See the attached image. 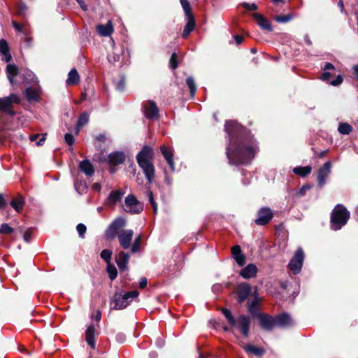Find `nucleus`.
I'll use <instances>...</instances> for the list:
<instances>
[{"label": "nucleus", "instance_id": "obj_1", "mask_svg": "<svg viewBox=\"0 0 358 358\" xmlns=\"http://www.w3.org/2000/svg\"><path fill=\"white\" fill-rule=\"evenodd\" d=\"M224 130L229 138L226 148L229 164L238 166L250 163L258 150V146L248 130L234 120L226 121Z\"/></svg>", "mask_w": 358, "mask_h": 358}, {"label": "nucleus", "instance_id": "obj_2", "mask_svg": "<svg viewBox=\"0 0 358 358\" xmlns=\"http://www.w3.org/2000/svg\"><path fill=\"white\" fill-rule=\"evenodd\" d=\"M126 224V220L119 217L110 224L105 231V238L107 240L112 241L117 237L120 245L124 250L130 248L134 236L132 229H123Z\"/></svg>", "mask_w": 358, "mask_h": 358}, {"label": "nucleus", "instance_id": "obj_3", "mask_svg": "<svg viewBox=\"0 0 358 358\" xmlns=\"http://www.w3.org/2000/svg\"><path fill=\"white\" fill-rule=\"evenodd\" d=\"M154 152L152 149L145 145L136 155V161L141 168L149 184H151L155 176V167L152 163Z\"/></svg>", "mask_w": 358, "mask_h": 358}, {"label": "nucleus", "instance_id": "obj_4", "mask_svg": "<svg viewBox=\"0 0 358 358\" xmlns=\"http://www.w3.org/2000/svg\"><path fill=\"white\" fill-rule=\"evenodd\" d=\"M222 313L231 327L238 329L243 337H249L250 329V318L249 316L241 315L235 318L231 312L227 308H222Z\"/></svg>", "mask_w": 358, "mask_h": 358}, {"label": "nucleus", "instance_id": "obj_5", "mask_svg": "<svg viewBox=\"0 0 358 358\" xmlns=\"http://www.w3.org/2000/svg\"><path fill=\"white\" fill-rule=\"evenodd\" d=\"M350 212L342 204H337L331 212V228L334 231L341 229L350 218Z\"/></svg>", "mask_w": 358, "mask_h": 358}, {"label": "nucleus", "instance_id": "obj_6", "mask_svg": "<svg viewBox=\"0 0 358 358\" xmlns=\"http://www.w3.org/2000/svg\"><path fill=\"white\" fill-rule=\"evenodd\" d=\"M136 290L127 292L124 294L115 292L110 301L111 308L115 310L124 309L127 307L131 301L138 296Z\"/></svg>", "mask_w": 358, "mask_h": 358}, {"label": "nucleus", "instance_id": "obj_7", "mask_svg": "<svg viewBox=\"0 0 358 358\" xmlns=\"http://www.w3.org/2000/svg\"><path fill=\"white\" fill-rule=\"evenodd\" d=\"M303 260L304 252L301 248H299L288 264V267L293 274L296 275L301 272Z\"/></svg>", "mask_w": 358, "mask_h": 358}, {"label": "nucleus", "instance_id": "obj_8", "mask_svg": "<svg viewBox=\"0 0 358 358\" xmlns=\"http://www.w3.org/2000/svg\"><path fill=\"white\" fill-rule=\"evenodd\" d=\"M124 210L131 214H138L143 210V204L133 194H129L125 198Z\"/></svg>", "mask_w": 358, "mask_h": 358}, {"label": "nucleus", "instance_id": "obj_9", "mask_svg": "<svg viewBox=\"0 0 358 358\" xmlns=\"http://www.w3.org/2000/svg\"><path fill=\"white\" fill-rule=\"evenodd\" d=\"M20 102V99L19 96L12 93L8 96L0 98V110L7 112L10 115H13L15 113L10 109L12 107L13 103H19Z\"/></svg>", "mask_w": 358, "mask_h": 358}, {"label": "nucleus", "instance_id": "obj_10", "mask_svg": "<svg viewBox=\"0 0 358 358\" xmlns=\"http://www.w3.org/2000/svg\"><path fill=\"white\" fill-rule=\"evenodd\" d=\"M273 217V211L269 207H262L258 210L255 222L257 225L264 226L268 224Z\"/></svg>", "mask_w": 358, "mask_h": 358}, {"label": "nucleus", "instance_id": "obj_11", "mask_svg": "<svg viewBox=\"0 0 358 358\" xmlns=\"http://www.w3.org/2000/svg\"><path fill=\"white\" fill-rule=\"evenodd\" d=\"M331 162L328 161L318 169L317 171V183L320 188H322L327 182V179L331 173Z\"/></svg>", "mask_w": 358, "mask_h": 358}, {"label": "nucleus", "instance_id": "obj_12", "mask_svg": "<svg viewBox=\"0 0 358 358\" xmlns=\"http://www.w3.org/2000/svg\"><path fill=\"white\" fill-rule=\"evenodd\" d=\"M257 318L259 320V326L266 331H271L275 327V317H272L265 313H258Z\"/></svg>", "mask_w": 358, "mask_h": 358}, {"label": "nucleus", "instance_id": "obj_13", "mask_svg": "<svg viewBox=\"0 0 358 358\" xmlns=\"http://www.w3.org/2000/svg\"><path fill=\"white\" fill-rule=\"evenodd\" d=\"M143 112L145 117L151 120L159 119V109L154 101H148L143 106Z\"/></svg>", "mask_w": 358, "mask_h": 358}, {"label": "nucleus", "instance_id": "obj_14", "mask_svg": "<svg viewBox=\"0 0 358 358\" xmlns=\"http://www.w3.org/2000/svg\"><path fill=\"white\" fill-rule=\"evenodd\" d=\"M252 287L247 282H241L237 290V301L238 303H243L251 294Z\"/></svg>", "mask_w": 358, "mask_h": 358}, {"label": "nucleus", "instance_id": "obj_15", "mask_svg": "<svg viewBox=\"0 0 358 358\" xmlns=\"http://www.w3.org/2000/svg\"><path fill=\"white\" fill-rule=\"evenodd\" d=\"M129 255L124 251H120L115 257V262L121 272L128 269Z\"/></svg>", "mask_w": 358, "mask_h": 358}, {"label": "nucleus", "instance_id": "obj_16", "mask_svg": "<svg viewBox=\"0 0 358 358\" xmlns=\"http://www.w3.org/2000/svg\"><path fill=\"white\" fill-rule=\"evenodd\" d=\"M275 327L287 328L292 327L294 322L290 315L287 313L279 314L275 317Z\"/></svg>", "mask_w": 358, "mask_h": 358}, {"label": "nucleus", "instance_id": "obj_17", "mask_svg": "<svg viewBox=\"0 0 358 358\" xmlns=\"http://www.w3.org/2000/svg\"><path fill=\"white\" fill-rule=\"evenodd\" d=\"M126 55L127 57H129V50L122 48L119 52H113L108 55V60L110 64H115L116 62H121L122 64H127V61H124Z\"/></svg>", "mask_w": 358, "mask_h": 358}, {"label": "nucleus", "instance_id": "obj_18", "mask_svg": "<svg viewBox=\"0 0 358 358\" xmlns=\"http://www.w3.org/2000/svg\"><path fill=\"white\" fill-rule=\"evenodd\" d=\"M160 150L166 159L167 164L170 166L172 171H175L174 161H173V151L171 148H168L164 145L160 147Z\"/></svg>", "mask_w": 358, "mask_h": 358}, {"label": "nucleus", "instance_id": "obj_19", "mask_svg": "<svg viewBox=\"0 0 358 358\" xmlns=\"http://www.w3.org/2000/svg\"><path fill=\"white\" fill-rule=\"evenodd\" d=\"M185 20H187V24H185L182 34V36L184 38H187L189 34L194 29L196 26V22L193 14L185 15Z\"/></svg>", "mask_w": 358, "mask_h": 358}, {"label": "nucleus", "instance_id": "obj_20", "mask_svg": "<svg viewBox=\"0 0 358 358\" xmlns=\"http://www.w3.org/2000/svg\"><path fill=\"white\" fill-rule=\"evenodd\" d=\"M257 267L254 264H249L243 268L241 272L240 275L244 279H250L255 278L257 275Z\"/></svg>", "mask_w": 358, "mask_h": 358}, {"label": "nucleus", "instance_id": "obj_21", "mask_svg": "<svg viewBox=\"0 0 358 358\" xmlns=\"http://www.w3.org/2000/svg\"><path fill=\"white\" fill-rule=\"evenodd\" d=\"M252 17L262 29L266 30L268 31H272L273 28L270 22L262 14L259 13H255L252 14Z\"/></svg>", "mask_w": 358, "mask_h": 358}, {"label": "nucleus", "instance_id": "obj_22", "mask_svg": "<svg viewBox=\"0 0 358 358\" xmlns=\"http://www.w3.org/2000/svg\"><path fill=\"white\" fill-rule=\"evenodd\" d=\"M231 253L238 266H243L245 264V256L242 253L239 245H234L231 248Z\"/></svg>", "mask_w": 358, "mask_h": 358}, {"label": "nucleus", "instance_id": "obj_23", "mask_svg": "<svg viewBox=\"0 0 358 358\" xmlns=\"http://www.w3.org/2000/svg\"><path fill=\"white\" fill-rule=\"evenodd\" d=\"M85 341L91 347V348H95V327L92 324H91L86 329Z\"/></svg>", "mask_w": 358, "mask_h": 358}, {"label": "nucleus", "instance_id": "obj_24", "mask_svg": "<svg viewBox=\"0 0 358 358\" xmlns=\"http://www.w3.org/2000/svg\"><path fill=\"white\" fill-rule=\"evenodd\" d=\"M108 161L110 164L119 165L125 161V155L122 152H114L108 155Z\"/></svg>", "mask_w": 358, "mask_h": 358}, {"label": "nucleus", "instance_id": "obj_25", "mask_svg": "<svg viewBox=\"0 0 358 358\" xmlns=\"http://www.w3.org/2000/svg\"><path fill=\"white\" fill-rule=\"evenodd\" d=\"M80 170L84 173L87 176H92L94 173V169L88 159L83 160L79 164Z\"/></svg>", "mask_w": 358, "mask_h": 358}, {"label": "nucleus", "instance_id": "obj_26", "mask_svg": "<svg viewBox=\"0 0 358 358\" xmlns=\"http://www.w3.org/2000/svg\"><path fill=\"white\" fill-rule=\"evenodd\" d=\"M244 351L247 354H252L255 355L256 357H262L264 353L265 350L262 348L256 347L253 345H241Z\"/></svg>", "mask_w": 358, "mask_h": 358}, {"label": "nucleus", "instance_id": "obj_27", "mask_svg": "<svg viewBox=\"0 0 358 358\" xmlns=\"http://www.w3.org/2000/svg\"><path fill=\"white\" fill-rule=\"evenodd\" d=\"M96 30L100 36H108L113 31V24L110 21H108L105 24H98Z\"/></svg>", "mask_w": 358, "mask_h": 358}, {"label": "nucleus", "instance_id": "obj_28", "mask_svg": "<svg viewBox=\"0 0 358 358\" xmlns=\"http://www.w3.org/2000/svg\"><path fill=\"white\" fill-rule=\"evenodd\" d=\"M0 54L4 56V60L9 62L12 59V56L10 53V48L7 41L5 39L0 40Z\"/></svg>", "mask_w": 358, "mask_h": 358}, {"label": "nucleus", "instance_id": "obj_29", "mask_svg": "<svg viewBox=\"0 0 358 358\" xmlns=\"http://www.w3.org/2000/svg\"><path fill=\"white\" fill-rule=\"evenodd\" d=\"M6 74L10 83L12 85L15 84L14 78L18 74V68L15 64H8L6 66Z\"/></svg>", "mask_w": 358, "mask_h": 358}, {"label": "nucleus", "instance_id": "obj_30", "mask_svg": "<svg viewBox=\"0 0 358 358\" xmlns=\"http://www.w3.org/2000/svg\"><path fill=\"white\" fill-rule=\"evenodd\" d=\"M80 81L79 74L76 69H72L69 74L66 83L68 85H75Z\"/></svg>", "mask_w": 358, "mask_h": 358}, {"label": "nucleus", "instance_id": "obj_31", "mask_svg": "<svg viewBox=\"0 0 358 358\" xmlns=\"http://www.w3.org/2000/svg\"><path fill=\"white\" fill-rule=\"evenodd\" d=\"M312 171L311 166H296L293 169V173L301 177H306L308 176Z\"/></svg>", "mask_w": 358, "mask_h": 358}, {"label": "nucleus", "instance_id": "obj_32", "mask_svg": "<svg viewBox=\"0 0 358 358\" xmlns=\"http://www.w3.org/2000/svg\"><path fill=\"white\" fill-rule=\"evenodd\" d=\"M10 204L17 212H20L24 207V200L22 196H18L13 199Z\"/></svg>", "mask_w": 358, "mask_h": 358}, {"label": "nucleus", "instance_id": "obj_33", "mask_svg": "<svg viewBox=\"0 0 358 358\" xmlns=\"http://www.w3.org/2000/svg\"><path fill=\"white\" fill-rule=\"evenodd\" d=\"M24 94L29 101H37L38 99V92L31 87H27L24 92Z\"/></svg>", "mask_w": 358, "mask_h": 358}, {"label": "nucleus", "instance_id": "obj_34", "mask_svg": "<svg viewBox=\"0 0 358 358\" xmlns=\"http://www.w3.org/2000/svg\"><path fill=\"white\" fill-rule=\"evenodd\" d=\"M122 196L123 192L121 191H112L108 197V203L110 204H115L121 199Z\"/></svg>", "mask_w": 358, "mask_h": 358}, {"label": "nucleus", "instance_id": "obj_35", "mask_svg": "<svg viewBox=\"0 0 358 358\" xmlns=\"http://www.w3.org/2000/svg\"><path fill=\"white\" fill-rule=\"evenodd\" d=\"M258 299L255 296L254 299L248 304V312L253 317L256 316L257 317L258 313Z\"/></svg>", "mask_w": 358, "mask_h": 358}, {"label": "nucleus", "instance_id": "obj_36", "mask_svg": "<svg viewBox=\"0 0 358 358\" xmlns=\"http://www.w3.org/2000/svg\"><path fill=\"white\" fill-rule=\"evenodd\" d=\"M88 122H89V114L86 112L83 113L80 115L78 122H77V124H76L77 133L78 132L80 129L82 127H83L84 125H85L86 124H87Z\"/></svg>", "mask_w": 358, "mask_h": 358}, {"label": "nucleus", "instance_id": "obj_37", "mask_svg": "<svg viewBox=\"0 0 358 358\" xmlns=\"http://www.w3.org/2000/svg\"><path fill=\"white\" fill-rule=\"evenodd\" d=\"M338 131L343 135H348L352 131V127L346 122H341L338 124Z\"/></svg>", "mask_w": 358, "mask_h": 358}, {"label": "nucleus", "instance_id": "obj_38", "mask_svg": "<svg viewBox=\"0 0 358 358\" xmlns=\"http://www.w3.org/2000/svg\"><path fill=\"white\" fill-rule=\"evenodd\" d=\"M106 271L111 281L114 280L117 276V270L111 262L107 264Z\"/></svg>", "mask_w": 358, "mask_h": 358}, {"label": "nucleus", "instance_id": "obj_39", "mask_svg": "<svg viewBox=\"0 0 358 358\" xmlns=\"http://www.w3.org/2000/svg\"><path fill=\"white\" fill-rule=\"evenodd\" d=\"M186 84L189 89L191 96L194 97L196 94V86L195 81H194V79L193 78V77H192V76L187 77L186 79Z\"/></svg>", "mask_w": 358, "mask_h": 358}, {"label": "nucleus", "instance_id": "obj_40", "mask_svg": "<svg viewBox=\"0 0 358 358\" xmlns=\"http://www.w3.org/2000/svg\"><path fill=\"white\" fill-rule=\"evenodd\" d=\"M46 134H43L42 135L39 134H33L29 136V139L31 141H36V145L38 146L43 145L45 141Z\"/></svg>", "mask_w": 358, "mask_h": 358}, {"label": "nucleus", "instance_id": "obj_41", "mask_svg": "<svg viewBox=\"0 0 358 358\" xmlns=\"http://www.w3.org/2000/svg\"><path fill=\"white\" fill-rule=\"evenodd\" d=\"M74 187L79 194H83V193L86 192L87 185L85 182H83L76 180L74 182Z\"/></svg>", "mask_w": 358, "mask_h": 358}, {"label": "nucleus", "instance_id": "obj_42", "mask_svg": "<svg viewBox=\"0 0 358 358\" xmlns=\"http://www.w3.org/2000/svg\"><path fill=\"white\" fill-rule=\"evenodd\" d=\"M113 252L109 249H104L100 253V257L106 264L111 262Z\"/></svg>", "mask_w": 358, "mask_h": 358}, {"label": "nucleus", "instance_id": "obj_43", "mask_svg": "<svg viewBox=\"0 0 358 358\" xmlns=\"http://www.w3.org/2000/svg\"><path fill=\"white\" fill-rule=\"evenodd\" d=\"M292 14L280 15L274 17V20L279 23H287L292 19Z\"/></svg>", "mask_w": 358, "mask_h": 358}, {"label": "nucleus", "instance_id": "obj_44", "mask_svg": "<svg viewBox=\"0 0 358 358\" xmlns=\"http://www.w3.org/2000/svg\"><path fill=\"white\" fill-rule=\"evenodd\" d=\"M141 236L138 235L136 238L134 239V243L132 245L131 244V252L132 253H136L139 250L140 245H141Z\"/></svg>", "mask_w": 358, "mask_h": 358}, {"label": "nucleus", "instance_id": "obj_45", "mask_svg": "<svg viewBox=\"0 0 358 358\" xmlns=\"http://www.w3.org/2000/svg\"><path fill=\"white\" fill-rule=\"evenodd\" d=\"M180 3L182 7V9L185 13V15L192 14V7L188 1V0H180Z\"/></svg>", "mask_w": 358, "mask_h": 358}, {"label": "nucleus", "instance_id": "obj_46", "mask_svg": "<svg viewBox=\"0 0 358 358\" xmlns=\"http://www.w3.org/2000/svg\"><path fill=\"white\" fill-rule=\"evenodd\" d=\"M14 231L13 227H10L7 223H3L0 226V234H10Z\"/></svg>", "mask_w": 358, "mask_h": 358}, {"label": "nucleus", "instance_id": "obj_47", "mask_svg": "<svg viewBox=\"0 0 358 358\" xmlns=\"http://www.w3.org/2000/svg\"><path fill=\"white\" fill-rule=\"evenodd\" d=\"M24 80L28 83H34L36 80V76L31 72L28 71L26 74L23 75Z\"/></svg>", "mask_w": 358, "mask_h": 358}, {"label": "nucleus", "instance_id": "obj_48", "mask_svg": "<svg viewBox=\"0 0 358 358\" xmlns=\"http://www.w3.org/2000/svg\"><path fill=\"white\" fill-rule=\"evenodd\" d=\"M76 229L79 234V236L80 238H83L85 236V234L86 233V230H87L86 226L83 223H80L77 225Z\"/></svg>", "mask_w": 358, "mask_h": 358}, {"label": "nucleus", "instance_id": "obj_49", "mask_svg": "<svg viewBox=\"0 0 358 358\" xmlns=\"http://www.w3.org/2000/svg\"><path fill=\"white\" fill-rule=\"evenodd\" d=\"M170 67L172 69H176L178 67L177 55L173 52L169 59Z\"/></svg>", "mask_w": 358, "mask_h": 358}, {"label": "nucleus", "instance_id": "obj_50", "mask_svg": "<svg viewBox=\"0 0 358 358\" xmlns=\"http://www.w3.org/2000/svg\"><path fill=\"white\" fill-rule=\"evenodd\" d=\"M64 140L69 145H72L75 142V138L71 133H67L65 134Z\"/></svg>", "mask_w": 358, "mask_h": 358}, {"label": "nucleus", "instance_id": "obj_51", "mask_svg": "<svg viewBox=\"0 0 358 358\" xmlns=\"http://www.w3.org/2000/svg\"><path fill=\"white\" fill-rule=\"evenodd\" d=\"M242 6L244 8L249 10H256L257 9V6L255 3H249L244 2L242 3Z\"/></svg>", "mask_w": 358, "mask_h": 358}, {"label": "nucleus", "instance_id": "obj_52", "mask_svg": "<svg viewBox=\"0 0 358 358\" xmlns=\"http://www.w3.org/2000/svg\"><path fill=\"white\" fill-rule=\"evenodd\" d=\"M343 81V76L341 75H338L336 76V79L331 81L330 84L333 86H338Z\"/></svg>", "mask_w": 358, "mask_h": 358}, {"label": "nucleus", "instance_id": "obj_53", "mask_svg": "<svg viewBox=\"0 0 358 358\" xmlns=\"http://www.w3.org/2000/svg\"><path fill=\"white\" fill-rule=\"evenodd\" d=\"M115 339H116L117 342H118L120 343H122L126 340V336L123 333H118L115 336Z\"/></svg>", "mask_w": 358, "mask_h": 358}, {"label": "nucleus", "instance_id": "obj_54", "mask_svg": "<svg viewBox=\"0 0 358 358\" xmlns=\"http://www.w3.org/2000/svg\"><path fill=\"white\" fill-rule=\"evenodd\" d=\"M27 9V6L24 3H20L18 6L17 13L19 15H23L26 12Z\"/></svg>", "mask_w": 358, "mask_h": 358}, {"label": "nucleus", "instance_id": "obj_55", "mask_svg": "<svg viewBox=\"0 0 358 358\" xmlns=\"http://www.w3.org/2000/svg\"><path fill=\"white\" fill-rule=\"evenodd\" d=\"M311 188V185H304L299 189V194L300 196H303L307 190H309Z\"/></svg>", "mask_w": 358, "mask_h": 358}, {"label": "nucleus", "instance_id": "obj_56", "mask_svg": "<svg viewBox=\"0 0 358 358\" xmlns=\"http://www.w3.org/2000/svg\"><path fill=\"white\" fill-rule=\"evenodd\" d=\"M331 76V74L328 72L327 71H324V72H323L321 75V79L324 81H327L329 80V79L330 78V77Z\"/></svg>", "mask_w": 358, "mask_h": 358}, {"label": "nucleus", "instance_id": "obj_57", "mask_svg": "<svg viewBox=\"0 0 358 358\" xmlns=\"http://www.w3.org/2000/svg\"><path fill=\"white\" fill-rule=\"evenodd\" d=\"M146 194H147V196H148V197L149 202H150V203H153V202H155V199H154V195H153V193H152V192L151 190H150V189L147 190V192H146Z\"/></svg>", "mask_w": 358, "mask_h": 358}, {"label": "nucleus", "instance_id": "obj_58", "mask_svg": "<svg viewBox=\"0 0 358 358\" xmlns=\"http://www.w3.org/2000/svg\"><path fill=\"white\" fill-rule=\"evenodd\" d=\"M234 41L237 45H240L243 41V37L240 35H235L234 36Z\"/></svg>", "mask_w": 358, "mask_h": 358}, {"label": "nucleus", "instance_id": "obj_59", "mask_svg": "<svg viewBox=\"0 0 358 358\" xmlns=\"http://www.w3.org/2000/svg\"><path fill=\"white\" fill-rule=\"evenodd\" d=\"M6 205V201L2 194H0V209L3 208Z\"/></svg>", "mask_w": 358, "mask_h": 358}, {"label": "nucleus", "instance_id": "obj_60", "mask_svg": "<svg viewBox=\"0 0 358 358\" xmlns=\"http://www.w3.org/2000/svg\"><path fill=\"white\" fill-rule=\"evenodd\" d=\"M80 5L83 10L86 11L87 10V6L85 4L84 0H76Z\"/></svg>", "mask_w": 358, "mask_h": 358}, {"label": "nucleus", "instance_id": "obj_61", "mask_svg": "<svg viewBox=\"0 0 358 358\" xmlns=\"http://www.w3.org/2000/svg\"><path fill=\"white\" fill-rule=\"evenodd\" d=\"M31 233L29 231H26L24 234L23 238L26 242H29L31 239Z\"/></svg>", "mask_w": 358, "mask_h": 358}, {"label": "nucleus", "instance_id": "obj_62", "mask_svg": "<svg viewBox=\"0 0 358 358\" xmlns=\"http://www.w3.org/2000/svg\"><path fill=\"white\" fill-rule=\"evenodd\" d=\"M147 279L145 278H141L140 281H139V287L141 288H145L147 285Z\"/></svg>", "mask_w": 358, "mask_h": 358}, {"label": "nucleus", "instance_id": "obj_63", "mask_svg": "<svg viewBox=\"0 0 358 358\" xmlns=\"http://www.w3.org/2000/svg\"><path fill=\"white\" fill-rule=\"evenodd\" d=\"M12 24H13V27L15 28V30H17L19 32H22V26L20 25L19 24H17L15 21H12Z\"/></svg>", "mask_w": 358, "mask_h": 358}, {"label": "nucleus", "instance_id": "obj_64", "mask_svg": "<svg viewBox=\"0 0 358 358\" xmlns=\"http://www.w3.org/2000/svg\"><path fill=\"white\" fill-rule=\"evenodd\" d=\"M352 71L355 79L358 80V65L353 66Z\"/></svg>", "mask_w": 358, "mask_h": 358}]
</instances>
